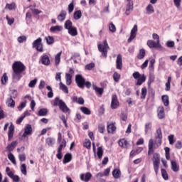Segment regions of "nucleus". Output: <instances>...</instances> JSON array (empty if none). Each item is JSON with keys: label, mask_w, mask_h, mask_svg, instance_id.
<instances>
[{"label": "nucleus", "mask_w": 182, "mask_h": 182, "mask_svg": "<svg viewBox=\"0 0 182 182\" xmlns=\"http://www.w3.org/2000/svg\"><path fill=\"white\" fill-rule=\"evenodd\" d=\"M46 89L47 90H49V92L48 93V97H49V99H52V97H53V91L52 90V87L48 85Z\"/></svg>", "instance_id": "51"}, {"label": "nucleus", "mask_w": 182, "mask_h": 182, "mask_svg": "<svg viewBox=\"0 0 182 182\" xmlns=\"http://www.w3.org/2000/svg\"><path fill=\"white\" fill-rule=\"evenodd\" d=\"M154 144V141L153 139H149V151L148 154L150 156L151 153H153V146Z\"/></svg>", "instance_id": "37"}, {"label": "nucleus", "mask_w": 182, "mask_h": 182, "mask_svg": "<svg viewBox=\"0 0 182 182\" xmlns=\"http://www.w3.org/2000/svg\"><path fill=\"white\" fill-rule=\"evenodd\" d=\"M153 164H154V170L156 174H157L159 173V168L160 167V162H153Z\"/></svg>", "instance_id": "53"}, {"label": "nucleus", "mask_w": 182, "mask_h": 182, "mask_svg": "<svg viewBox=\"0 0 182 182\" xmlns=\"http://www.w3.org/2000/svg\"><path fill=\"white\" fill-rule=\"evenodd\" d=\"M8 159L10 160V161H11L12 164H14V166H16V160H15V156H14L13 153L10 152L8 154Z\"/></svg>", "instance_id": "38"}, {"label": "nucleus", "mask_w": 182, "mask_h": 182, "mask_svg": "<svg viewBox=\"0 0 182 182\" xmlns=\"http://www.w3.org/2000/svg\"><path fill=\"white\" fill-rule=\"evenodd\" d=\"M46 114H48V109L46 108H42L38 112V116H46Z\"/></svg>", "instance_id": "43"}, {"label": "nucleus", "mask_w": 182, "mask_h": 182, "mask_svg": "<svg viewBox=\"0 0 182 182\" xmlns=\"http://www.w3.org/2000/svg\"><path fill=\"white\" fill-rule=\"evenodd\" d=\"M74 19L78 21L82 18V11L80 10L75 11L73 14Z\"/></svg>", "instance_id": "34"}, {"label": "nucleus", "mask_w": 182, "mask_h": 182, "mask_svg": "<svg viewBox=\"0 0 182 182\" xmlns=\"http://www.w3.org/2000/svg\"><path fill=\"white\" fill-rule=\"evenodd\" d=\"M93 89L95 90L97 95H103V88L97 87V86L94 85Z\"/></svg>", "instance_id": "45"}, {"label": "nucleus", "mask_w": 182, "mask_h": 182, "mask_svg": "<svg viewBox=\"0 0 182 182\" xmlns=\"http://www.w3.org/2000/svg\"><path fill=\"white\" fill-rule=\"evenodd\" d=\"M16 8V4L15 3L6 4L5 6V9H9V11H14Z\"/></svg>", "instance_id": "35"}, {"label": "nucleus", "mask_w": 182, "mask_h": 182, "mask_svg": "<svg viewBox=\"0 0 182 182\" xmlns=\"http://www.w3.org/2000/svg\"><path fill=\"white\" fill-rule=\"evenodd\" d=\"M127 4L125 9V14L129 16L132 12H133L134 6H133V1L132 0H127Z\"/></svg>", "instance_id": "11"}, {"label": "nucleus", "mask_w": 182, "mask_h": 182, "mask_svg": "<svg viewBox=\"0 0 182 182\" xmlns=\"http://www.w3.org/2000/svg\"><path fill=\"white\" fill-rule=\"evenodd\" d=\"M64 28L68 31V33L71 36H77V28L73 26V23L70 20H67L65 21Z\"/></svg>", "instance_id": "1"}, {"label": "nucleus", "mask_w": 182, "mask_h": 182, "mask_svg": "<svg viewBox=\"0 0 182 182\" xmlns=\"http://www.w3.org/2000/svg\"><path fill=\"white\" fill-rule=\"evenodd\" d=\"M157 116L159 119H164L166 114L164 113V107H159L157 109Z\"/></svg>", "instance_id": "19"}, {"label": "nucleus", "mask_w": 182, "mask_h": 182, "mask_svg": "<svg viewBox=\"0 0 182 182\" xmlns=\"http://www.w3.org/2000/svg\"><path fill=\"white\" fill-rule=\"evenodd\" d=\"M152 161L153 163H160V154H154Z\"/></svg>", "instance_id": "50"}, {"label": "nucleus", "mask_w": 182, "mask_h": 182, "mask_svg": "<svg viewBox=\"0 0 182 182\" xmlns=\"http://www.w3.org/2000/svg\"><path fill=\"white\" fill-rule=\"evenodd\" d=\"M120 74H119L117 72H114L113 74V79L114 80L117 82L119 80H120Z\"/></svg>", "instance_id": "55"}, {"label": "nucleus", "mask_w": 182, "mask_h": 182, "mask_svg": "<svg viewBox=\"0 0 182 182\" xmlns=\"http://www.w3.org/2000/svg\"><path fill=\"white\" fill-rule=\"evenodd\" d=\"M6 105L9 107L14 109L15 107V101L12 97H10L7 100Z\"/></svg>", "instance_id": "32"}, {"label": "nucleus", "mask_w": 182, "mask_h": 182, "mask_svg": "<svg viewBox=\"0 0 182 182\" xmlns=\"http://www.w3.org/2000/svg\"><path fill=\"white\" fill-rule=\"evenodd\" d=\"M147 46L149 48H162V46L160 45V43H157V42L153 41V40H148L147 41Z\"/></svg>", "instance_id": "18"}, {"label": "nucleus", "mask_w": 182, "mask_h": 182, "mask_svg": "<svg viewBox=\"0 0 182 182\" xmlns=\"http://www.w3.org/2000/svg\"><path fill=\"white\" fill-rule=\"evenodd\" d=\"M66 15L67 13L65 11H61L60 14L58 16V21H59V22H63V21L66 19Z\"/></svg>", "instance_id": "21"}, {"label": "nucleus", "mask_w": 182, "mask_h": 182, "mask_svg": "<svg viewBox=\"0 0 182 182\" xmlns=\"http://www.w3.org/2000/svg\"><path fill=\"white\" fill-rule=\"evenodd\" d=\"M18 144V142L16 141H14L11 142L10 144H9L6 147L7 150L9 151H13V150L16 147V145Z\"/></svg>", "instance_id": "29"}, {"label": "nucleus", "mask_w": 182, "mask_h": 182, "mask_svg": "<svg viewBox=\"0 0 182 182\" xmlns=\"http://www.w3.org/2000/svg\"><path fill=\"white\" fill-rule=\"evenodd\" d=\"M21 171L22 174L24 176H26L27 172H26V165L25 164H21Z\"/></svg>", "instance_id": "58"}, {"label": "nucleus", "mask_w": 182, "mask_h": 182, "mask_svg": "<svg viewBox=\"0 0 182 182\" xmlns=\"http://www.w3.org/2000/svg\"><path fill=\"white\" fill-rule=\"evenodd\" d=\"M86 80L82 76V75L78 74L75 75V82L80 89H83L85 87V82Z\"/></svg>", "instance_id": "8"}, {"label": "nucleus", "mask_w": 182, "mask_h": 182, "mask_svg": "<svg viewBox=\"0 0 182 182\" xmlns=\"http://www.w3.org/2000/svg\"><path fill=\"white\" fill-rule=\"evenodd\" d=\"M137 25H134L133 28L131 30L130 36L128 38V43H130L134 38H136V36L137 35Z\"/></svg>", "instance_id": "12"}, {"label": "nucleus", "mask_w": 182, "mask_h": 182, "mask_svg": "<svg viewBox=\"0 0 182 182\" xmlns=\"http://www.w3.org/2000/svg\"><path fill=\"white\" fill-rule=\"evenodd\" d=\"M60 89L63 91L64 93H69V89L65 85L63 84L62 82H60Z\"/></svg>", "instance_id": "39"}, {"label": "nucleus", "mask_w": 182, "mask_h": 182, "mask_svg": "<svg viewBox=\"0 0 182 182\" xmlns=\"http://www.w3.org/2000/svg\"><path fill=\"white\" fill-rule=\"evenodd\" d=\"M46 143L48 146H53V144H55V139L48 137L46 139Z\"/></svg>", "instance_id": "40"}, {"label": "nucleus", "mask_w": 182, "mask_h": 182, "mask_svg": "<svg viewBox=\"0 0 182 182\" xmlns=\"http://www.w3.org/2000/svg\"><path fill=\"white\" fill-rule=\"evenodd\" d=\"M1 85H6V82H8V75L6 73H4L3 76L1 77Z\"/></svg>", "instance_id": "49"}, {"label": "nucleus", "mask_w": 182, "mask_h": 182, "mask_svg": "<svg viewBox=\"0 0 182 182\" xmlns=\"http://www.w3.org/2000/svg\"><path fill=\"white\" fill-rule=\"evenodd\" d=\"M32 134V125L26 124L24 128V133L22 137H26V136H31Z\"/></svg>", "instance_id": "16"}, {"label": "nucleus", "mask_w": 182, "mask_h": 182, "mask_svg": "<svg viewBox=\"0 0 182 182\" xmlns=\"http://www.w3.org/2000/svg\"><path fill=\"white\" fill-rule=\"evenodd\" d=\"M40 62L45 66H49L50 65V58L46 54H43L40 58Z\"/></svg>", "instance_id": "9"}, {"label": "nucleus", "mask_w": 182, "mask_h": 182, "mask_svg": "<svg viewBox=\"0 0 182 182\" xmlns=\"http://www.w3.org/2000/svg\"><path fill=\"white\" fill-rule=\"evenodd\" d=\"M13 72H16L18 73H22V72H25L26 70V67L22 62L16 61L12 65Z\"/></svg>", "instance_id": "3"}, {"label": "nucleus", "mask_w": 182, "mask_h": 182, "mask_svg": "<svg viewBox=\"0 0 182 182\" xmlns=\"http://www.w3.org/2000/svg\"><path fill=\"white\" fill-rule=\"evenodd\" d=\"M62 55V51L58 53L55 56V63L56 66L60 63V56Z\"/></svg>", "instance_id": "36"}, {"label": "nucleus", "mask_w": 182, "mask_h": 182, "mask_svg": "<svg viewBox=\"0 0 182 182\" xmlns=\"http://www.w3.org/2000/svg\"><path fill=\"white\" fill-rule=\"evenodd\" d=\"M119 146L120 147H122V149H127L129 147V142H127V140L124 139H122L118 141Z\"/></svg>", "instance_id": "22"}, {"label": "nucleus", "mask_w": 182, "mask_h": 182, "mask_svg": "<svg viewBox=\"0 0 182 182\" xmlns=\"http://www.w3.org/2000/svg\"><path fill=\"white\" fill-rule=\"evenodd\" d=\"M164 150H165V153H166V160H170V149L168 147H165Z\"/></svg>", "instance_id": "61"}, {"label": "nucleus", "mask_w": 182, "mask_h": 182, "mask_svg": "<svg viewBox=\"0 0 182 182\" xmlns=\"http://www.w3.org/2000/svg\"><path fill=\"white\" fill-rule=\"evenodd\" d=\"M146 56V50L144 49H141L139 53L137 55L138 59H143Z\"/></svg>", "instance_id": "46"}, {"label": "nucleus", "mask_w": 182, "mask_h": 182, "mask_svg": "<svg viewBox=\"0 0 182 182\" xmlns=\"http://www.w3.org/2000/svg\"><path fill=\"white\" fill-rule=\"evenodd\" d=\"M72 160V154H66L64 156V159L63 161V164H66V163H69Z\"/></svg>", "instance_id": "33"}, {"label": "nucleus", "mask_w": 182, "mask_h": 182, "mask_svg": "<svg viewBox=\"0 0 182 182\" xmlns=\"http://www.w3.org/2000/svg\"><path fill=\"white\" fill-rule=\"evenodd\" d=\"M106 127H105V124H100L98 125V131L100 132V133H105V130Z\"/></svg>", "instance_id": "57"}, {"label": "nucleus", "mask_w": 182, "mask_h": 182, "mask_svg": "<svg viewBox=\"0 0 182 182\" xmlns=\"http://www.w3.org/2000/svg\"><path fill=\"white\" fill-rule=\"evenodd\" d=\"M38 82V79H34L32 80L31 81H30V82L28 83V87H35L36 83Z\"/></svg>", "instance_id": "60"}, {"label": "nucleus", "mask_w": 182, "mask_h": 182, "mask_svg": "<svg viewBox=\"0 0 182 182\" xmlns=\"http://www.w3.org/2000/svg\"><path fill=\"white\" fill-rule=\"evenodd\" d=\"M63 29V27L62 26H54L50 27V32H52L53 33H56V32H60Z\"/></svg>", "instance_id": "23"}, {"label": "nucleus", "mask_w": 182, "mask_h": 182, "mask_svg": "<svg viewBox=\"0 0 182 182\" xmlns=\"http://www.w3.org/2000/svg\"><path fill=\"white\" fill-rule=\"evenodd\" d=\"M112 176L114 178H120V176H122V172L119 169L116 168L112 171Z\"/></svg>", "instance_id": "31"}, {"label": "nucleus", "mask_w": 182, "mask_h": 182, "mask_svg": "<svg viewBox=\"0 0 182 182\" xmlns=\"http://www.w3.org/2000/svg\"><path fill=\"white\" fill-rule=\"evenodd\" d=\"M162 102L164 105V106H168L169 101H168V95H163L161 97Z\"/></svg>", "instance_id": "44"}, {"label": "nucleus", "mask_w": 182, "mask_h": 182, "mask_svg": "<svg viewBox=\"0 0 182 182\" xmlns=\"http://www.w3.org/2000/svg\"><path fill=\"white\" fill-rule=\"evenodd\" d=\"M132 76L134 79H136L137 80L136 83V86H141V85H143V83L146 82V75H144V74L141 75L140 73H139L138 71L134 72L132 74Z\"/></svg>", "instance_id": "5"}, {"label": "nucleus", "mask_w": 182, "mask_h": 182, "mask_svg": "<svg viewBox=\"0 0 182 182\" xmlns=\"http://www.w3.org/2000/svg\"><path fill=\"white\" fill-rule=\"evenodd\" d=\"M171 170L174 171L175 173H177V171H179L180 170V166L177 164L176 161H171Z\"/></svg>", "instance_id": "20"}, {"label": "nucleus", "mask_w": 182, "mask_h": 182, "mask_svg": "<svg viewBox=\"0 0 182 182\" xmlns=\"http://www.w3.org/2000/svg\"><path fill=\"white\" fill-rule=\"evenodd\" d=\"M80 178L81 181L89 182V181H90V179L92 178V173L90 172H87L85 174L81 173L80 175Z\"/></svg>", "instance_id": "14"}, {"label": "nucleus", "mask_w": 182, "mask_h": 182, "mask_svg": "<svg viewBox=\"0 0 182 182\" xmlns=\"http://www.w3.org/2000/svg\"><path fill=\"white\" fill-rule=\"evenodd\" d=\"M80 110H81V112H82V113H84V114L89 115V114H91V113H92L90 109H89V108H87L86 107H81Z\"/></svg>", "instance_id": "42"}, {"label": "nucleus", "mask_w": 182, "mask_h": 182, "mask_svg": "<svg viewBox=\"0 0 182 182\" xmlns=\"http://www.w3.org/2000/svg\"><path fill=\"white\" fill-rule=\"evenodd\" d=\"M119 105V100L117 99V95H113L112 96L111 108L117 109Z\"/></svg>", "instance_id": "13"}, {"label": "nucleus", "mask_w": 182, "mask_h": 182, "mask_svg": "<svg viewBox=\"0 0 182 182\" xmlns=\"http://www.w3.org/2000/svg\"><path fill=\"white\" fill-rule=\"evenodd\" d=\"M146 11L147 15H151V14H154V7H153V5L149 4L146 8Z\"/></svg>", "instance_id": "30"}, {"label": "nucleus", "mask_w": 182, "mask_h": 182, "mask_svg": "<svg viewBox=\"0 0 182 182\" xmlns=\"http://www.w3.org/2000/svg\"><path fill=\"white\" fill-rule=\"evenodd\" d=\"M14 132H15V127L13 124H11L8 132L9 140H11V139L14 137Z\"/></svg>", "instance_id": "24"}, {"label": "nucleus", "mask_w": 182, "mask_h": 182, "mask_svg": "<svg viewBox=\"0 0 182 182\" xmlns=\"http://www.w3.org/2000/svg\"><path fill=\"white\" fill-rule=\"evenodd\" d=\"M12 79L14 83L19 82V80L22 79V73H16L15 71H13Z\"/></svg>", "instance_id": "17"}, {"label": "nucleus", "mask_w": 182, "mask_h": 182, "mask_svg": "<svg viewBox=\"0 0 182 182\" xmlns=\"http://www.w3.org/2000/svg\"><path fill=\"white\" fill-rule=\"evenodd\" d=\"M161 174L164 180H168V174H167V171H166V169H161Z\"/></svg>", "instance_id": "56"}, {"label": "nucleus", "mask_w": 182, "mask_h": 182, "mask_svg": "<svg viewBox=\"0 0 182 182\" xmlns=\"http://www.w3.org/2000/svg\"><path fill=\"white\" fill-rule=\"evenodd\" d=\"M92 150L94 151L95 157H96L97 156L100 160H102V157H103V153H104L103 146H99L97 148V153H96V145L95 144V142H93Z\"/></svg>", "instance_id": "7"}, {"label": "nucleus", "mask_w": 182, "mask_h": 182, "mask_svg": "<svg viewBox=\"0 0 182 182\" xmlns=\"http://www.w3.org/2000/svg\"><path fill=\"white\" fill-rule=\"evenodd\" d=\"M109 30L110 32H112V33H114V32H116V26H114L113 23H110L109 25Z\"/></svg>", "instance_id": "59"}, {"label": "nucleus", "mask_w": 182, "mask_h": 182, "mask_svg": "<svg viewBox=\"0 0 182 182\" xmlns=\"http://www.w3.org/2000/svg\"><path fill=\"white\" fill-rule=\"evenodd\" d=\"M156 139H158V141H159L160 144H161V139H163V134L161 133V128H159L158 129H156Z\"/></svg>", "instance_id": "26"}, {"label": "nucleus", "mask_w": 182, "mask_h": 182, "mask_svg": "<svg viewBox=\"0 0 182 182\" xmlns=\"http://www.w3.org/2000/svg\"><path fill=\"white\" fill-rule=\"evenodd\" d=\"M171 77H168V81L166 83V89L165 90H166V92H168V90H170L171 89Z\"/></svg>", "instance_id": "52"}, {"label": "nucleus", "mask_w": 182, "mask_h": 182, "mask_svg": "<svg viewBox=\"0 0 182 182\" xmlns=\"http://www.w3.org/2000/svg\"><path fill=\"white\" fill-rule=\"evenodd\" d=\"M44 39L46 41L47 45H53V43H55V38L53 36H46Z\"/></svg>", "instance_id": "27"}, {"label": "nucleus", "mask_w": 182, "mask_h": 182, "mask_svg": "<svg viewBox=\"0 0 182 182\" xmlns=\"http://www.w3.org/2000/svg\"><path fill=\"white\" fill-rule=\"evenodd\" d=\"M107 133H114L116 131V126L114 124L112 123L107 125Z\"/></svg>", "instance_id": "28"}, {"label": "nucleus", "mask_w": 182, "mask_h": 182, "mask_svg": "<svg viewBox=\"0 0 182 182\" xmlns=\"http://www.w3.org/2000/svg\"><path fill=\"white\" fill-rule=\"evenodd\" d=\"M32 46L33 48L36 49L37 52H43V44L42 43L41 38L35 40L32 43Z\"/></svg>", "instance_id": "6"}, {"label": "nucleus", "mask_w": 182, "mask_h": 182, "mask_svg": "<svg viewBox=\"0 0 182 182\" xmlns=\"http://www.w3.org/2000/svg\"><path fill=\"white\" fill-rule=\"evenodd\" d=\"M75 9V1L73 0L68 5V13L72 14Z\"/></svg>", "instance_id": "47"}, {"label": "nucleus", "mask_w": 182, "mask_h": 182, "mask_svg": "<svg viewBox=\"0 0 182 182\" xmlns=\"http://www.w3.org/2000/svg\"><path fill=\"white\" fill-rule=\"evenodd\" d=\"M54 106H58L60 110H61L63 113L69 112V107L66 105V103L63 102V100L59 99V97H56L54 101Z\"/></svg>", "instance_id": "2"}, {"label": "nucleus", "mask_w": 182, "mask_h": 182, "mask_svg": "<svg viewBox=\"0 0 182 182\" xmlns=\"http://www.w3.org/2000/svg\"><path fill=\"white\" fill-rule=\"evenodd\" d=\"M123 68V60L122 59V55L118 54L116 60V68L119 70H122Z\"/></svg>", "instance_id": "15"}, {"label": "nucleus", "mask_w": 182, "mask_h": 182, "mask_svg": "<svg viewBox=\"0 0 182 182\" xmlns=\"http://www.w3.org/2000/svg\"><path fill=\"white\" fill-rule=\"evenodd\" d=\"M73 102L78 103V105H85V100L82 97H73Z\"/></svg>", "instance_id": "25"}, {"label": "nucleus", "mask_w": 182, "mask_h": 182, "mask_svg": "<svg viewBox=\"0 0 182 182\" xmlns=\"http://www.w3.org/2000/svg\"><path fill=\"white\" fill-rule=\"evenodd\" d=\"M84 147H86V149H90L92 147V142L89 139H86L84 143Z\"/></svg>", "instance_id": "54"}, {"label": "nucleus", "mask_w": 182, "mask_h": 182, "mask_svg": "<svg viewBox=\"0 0 182 182\" xmlns=\"http://www.w3.org/2000/svg\"><path fill=\"white\" fill-rule=\"evenodd\" d=\"M18 43H23V42H26V36H21L17 38Z\"/></svg>", "instance_id": "62"}, {"label": "nucleus", "mask_w": 182, "mask_h": 182, "mask_svg": "<svg viewBox=\"0 0 182 182\" xmlns=\"http://www.w3.org/2000/svg\"><path fill=\"white\" fill-rule=\"evenodd\" d=\"M25 107H26V102H23L18 107V109L19 112H21V111H22L23 109H25Z\"/></svg>", "instance_id": "64"}, {"label": "nucleus", "mask_w": 182, "mask_h": 182, "mask_svg": "<svg viewBox=\"0 0 182 182\" xmlns=\"http://www.w3.org/2000/svg\"><path fill=\"white\" fill-rule=\"evenodd\" d=\"M152 127L153 126L151 124V122H148L145 124V134H148L149 132L151 130Z\"/></svg>", "instance_id": "41"}, {"label": "nucleus", "mask_w": 182, "mask_h": 182, "mask_svg": "<svg viewBox=\"0 0 182 182\" xmlns=\"http://www.w3.org/2000/svg\"><path fill=\"white\" fill-rule=\"evenodd\" d=\"M75 73V70L73 69L70 68L69 73L65 74V82L68 86H70L72 85V75Z\"/></svg>", "instance_id": "10"}, {"label": "nucleus", "mask_w": 182, "mask_h": 182, "mask_svg": "<svg viewBox=\"0 0 182 182\" xmlns=\"http://www.w3.org/2000/svg\"><path fill=\"white\" fill-rule=\"evenodd\" d=\"M109 49L107 41L105 40L103 44H98V50L101 52L102 56L106 59L107 58V50Z\"/></svg>", "instance_id": "4"}, {"label": "nucleus", "mask_w": 182, "mask_h": 182, "mask_svg": "<svg viewBox=\"0 0 182 182\" xmlns=\"http://www.w3.org/2000/svg\"><path fill=\"white\" fill-rule=\"evenodd\" d=\"M63 147H66V140L63 139L62 141L61 144L58 146V150L60 151H62V149H63Z\"/></svg>", "instance_id": "63"}, {"label": "nucleus", "mask_w": 182, "mask_h": 182, "mask_svg": "<svg viewBox=\"0 0 182 182\" xmlns=\"http://www.w3.org/2000/svg\"><path fill=\"white\" fill-rule=\"evenodd\" d=\"M146 95H147V88H146V87H144L141 89V99H146Z\"/></svg>", "instance_id": "48"}]
</instances>
